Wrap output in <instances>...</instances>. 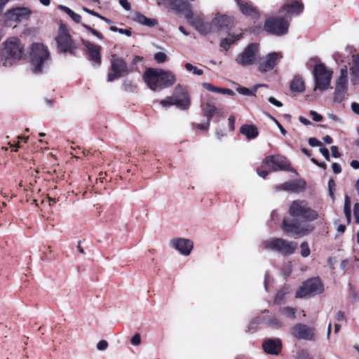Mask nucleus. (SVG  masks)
<instances>
[{
  "label": "nucleus",
  "instance_id": "f257e3e1",
  "mask_svg": "<svg viewBox=\"0 0 359 359\" xmlns=\"http://www.w3.org/2000/svg\"><path fill=\"white\" fill-rule=\"evenodd\" d=\"M29 69L36 74L41 75L49 68L52 60L47 46L40 43H34L29 51Z\"/></svg>",
  "mask_w": 359,
  "mask_h": 359
},
{
  "label": "nucleus",
  "instance_id": "f03ea898",
  "mask_svg": "<svg viewBox=\"0 0 359 359\" xmlns=\"http://www.w3.org/2000/svg\"><path fill=\"white\" fill-rule=\"evenodd\" d=\"M147 86L152 90H160L172 86L176 81L175 74L170 71L148 68L143 74Z\"/></svg>",
  "mask_w": 359,
  "mask_h": 359
},
{
  "label": "nucleus",
  "instance_id": "7ed1b4c3",
  "mask_svg": "<svg viewBox=\"0 0 359 359\" xmlns=\"http://www.w3.org/2000/svg\"><path fill=\"white\" fill-rule=\"evenodd\" d=\"M1 51L5 63L12 67L24 57L25 46L18 37H9L1 44Z\"/></svg>",
  "mask_w": 359,
  "mask_h": 359
},
{
  "label": "nucleus",
  "instance_id": "20e7f679",
  "mask_svg": "<svg viewBox=\"0 0 359 359\" xmlns=\"http://www.w3.org/2000/svg\"><path fill=\"white\" fill-rule=\"evenodd\" d=\"M289 214L294 219L306 222H311L318 218V212L305 200L293 201L289 208Z\"/></svg>",
  "mask_w": 359,
  "mask_h": 359
},
{
  "label": "nucleus",
  "instance_id": "39448f33",
  "mask_svg": "<svg viewBox=\"0 0 359 359\" xmlns=\"http://www.w3.org/2000/svg\"><path fill=\"white\" fill-rule=\"evenodd\" d=\"M262 245L264 249L278 252L283 256L292 255L297 248V242L289 241L282 238H270L264 241Z\"/></svg>",
  "mask_w": 359,
  "mask_h": 359
},
{
  "label": "nucleus",
  "instance_id": "423d86ee",
  "mask_svg": "<svg viewBox=\"0 0 359 359\" xmlns=\"http://www.w3.org/2000/svg\"><path fill=\"white\" fill-rule=\"evenodd\" d=\"M191 104L190 97L182 86L177 85L175 89L172 96L168 97L161 101L163 107H168L175 105L180 109L184 110L189 107Z\"/></svg>",
  "mask_w": 359,
  "mask_h": 359
},
{
  "label": "nucleus",
  "instance_id": "0eeeda50",
  "mask_svg": "<svg viewBox=\"0 0 359 359\" xmlns=\"http://www.w3.org/2000/svg\"><path fill=\"white\" fill-rule=\"evenodd\" d=\"M324 285L318 277L309 278L304 281L296 292V298H305L322 294Z\"/></svg>",
  "mask_w": 359,
  "mask_h": 359
},
{
  "label": "nucleus",
  "instance_id": "6e6552de",
  "mask_svg": "<svg viewBox=\"0 0 359 359\" xmlns=\"http://www.w3.org/2000/svg\"><path fill=\"white\" fill-rule=\"evenodd\" d=\"M313 76L316 83L315 89L324 91L330 87L332 71L328 69L324 64H317L314 67Z\"/></svg>",
  "mask_w": 359,
  "mask_h": 359
},
{
  "label": "nucleus",
  "instance_id": "1a4fd4ad",
  "mask_svg": "<svg viewBox=\"0 0 359 359\" xmlns=\"http://www.w3.org/2000/svg\"><path fill=\"white\" fill-rule=\"evenodd\" d=\"M290 26V20L283 17H271L266 20L264 30L276 35L283 36L287 33Z\"/></svg>",
  "mask_w": 359,
  "mask_h": 359
},
{
  "label": "nucleus",
  "instance_id": "9d476101",
  "mask_svg": "<svg viewBox=\"0 0 359 359\" xmlns=\"http://www.w3.org/2000/svg\"><path fill=\"white\" fill-rule=\"evenodd\" d=\"M259 56V46L257 43H250L244 50L236 57V62L238 65L247 67L254 65Z\"/></svg>",
  "mask_w": 359,
  "mask_h": 359
},
{
  "label": "nucleus",
  "instance_id": "9b49d317",
  "mask_svg": "<svg viewBox=\"0 0 359 359\" xmlns=\"http://www.w3.org/2000/svg\"><path fill=\"white\" fill-rule=\"evenodd\" d=\"M283 231L294 237H301L311 232L314 227L311 224H302L297 221L285 219L283 222Z\"/></svg>",
  "mask_w": 359,
  "mask_h": 359
},
{
  "label": "nucleus",
  "instance_id": "f8f14e48",
  "mask_svg": "<svg viewBox=\"0 0 359 359\" xmlns=\"http://www.w3.org/2000/svg\"><path fill=\"white\" fill-rule=\"evenodd\" d=\"M348 90V68L344 66L341 69L340 76L337 80L334 100L341 103L346 97Z\"/></svg>",
  "mask_w": 359,
  "mask_h": 359
},
{
  "label": "nucleus",
  "instance_id": "ddd939ff",
  "mask_svg": "<svg viewBox=\"0 0 359 359\" xmlns=\"http://www.w3.org/2000/svg\"><path fill=\"white\" fill-rule=\"evenodd\" d=\"M183 14L188 22L199 33L206 34L210 31V25L204 22L201 13H194L190 7Z\"/></svg>",
  "mask_w": 359,
  "mask_h": 359
},
{
  "label": "nucleus",
  "instance_id": "4468645a",
  "mask_svg": "<svg viewBox=\"0 0 359 359\" xmlns=\"http://www.w3.org/2000/svg\"><path fill=\"white\" fill-rule=\"evenodd\" d=\"M128 67L123 60L117 57L115 55H111V69L108 73L107 81L111 82L114 79L120 78L127 74Z\"/></svg>",
  "mask_w": 359,
  "mask_h": 359
},
{
  "label": "nucleus",
  "instance_id": "2eb2a0df",
  "mask_svg": "<svg viewBox=\"0 0 359 359\" xmlns=\"http://www.w3.org/2000/svg\"><path fill=\"white\" fill-rule=\"evenodd\" d=\"M265 165L271 171L294 170L290 168V164L285 156L280 155L269 156L264 159Z\"/></svg>",
  "mask_w": 359,
  "mask_h": 359
},
{
  "label": "nucleus",
  "instance_id": "dca6fc26",
  "mask_svg": "<svg viewBox=\"0 0 359 359\" xmlns=\"http://www.w3.org/2000/svg\"><path fill=\"white\" fill-rule=\"evenodd\" d=\"M304 11L301 0H287L280 8L279 13L284 15L283 18L291 20L292 16L299 15Z\"/></svg>",
  "mask_w": 359,
  "mask_h": 359
},
{
  "label": "nucleus",
  "instance_id": "f3484780",
  "mask_svg": "<svg viewBox=\"0 0 359 359\" xmlns=\"http://www.w3.org/2000/svg\"><path fill=\"white\" fill-rule=\"evenodd\" d=\"M56 42L60 52L69 53L72 55L75 53L76 46L66 30L60 29L56 38Z\"/></svg>",
  "mask_w": 359,
  "mask_h": 359
},
{
  "label": "nucleus",
  "instance_id": "a211bd4d",
  "mask_svg": "<svg viewBox=\"0 0 359 359\" xmlns=\"http://www.w3.org/2000/svg\"><path fill=\"white\" fill-rule=\"evenodd\" d=\"M283 57L282 53L273 52L267 54L259 60L258 69L261 72H267L272 70L277 62Z\"/></svg>",
  "mask_w": 359,
  "mask_h": 359
},
{
  "label": "nucleus",
  "instance_id": "6ab92c4d",
  "mask_svg": "<svg viewBox=\"0 0 359 359\" xmlns=\"http://www.w3.org/2000/svg\"><path fill=\"white\" fill-rule=\"evenodd\" d=\"M170 247L175 248L181 255L188 256L190 255L194 243L192 241L184 238H174L170 241Z\"/></svg>",
  "mask_w": 359,
  "mask_h": 359
},
{
  "label": "nucleus",
  "instance_id": "aec40b11",
  "mask_svg": "<svg viewBox=\"0 0 359 359\" xmlns=\"http://www.w3.org/2000/svg\"><path fill=\"white\" fill-rule=\"evenodd\" d=\"M292 334L299 339L313 340L314 330L304 324L299 323L291 330Z\"/></svg>",
  "mask_w": 359,
  "mask_h": 359
},
{
  "label": "nucleus",
  "instance_id": "412c9836",
  "mask_svg": "<svg viewBox=\"0 0 359 359\" xmlns=\"http://www.w3.org/2000/svg\"><path fill=\"white\" fill-rule=\"evenodd\" d=\"M233 24V18L226 15L217 14L210 23V30L228 29Z\"/></svg>",
  "mask_w": 359,
  "mask_h": 359
},
{
  "label": "nucleus",
  "instance_id": "4be33fe9",
  "mask_svg": "<svg viewBox=\"0 0 359 359\" xmlns=\"http://www.w3.org/2000/svg\"><path fill=\"white\" fill-rule=\"evenodd\" d=\"M32 13V11L27 7H17L8 11L6 15L11 20L22 22L28 20Z\"/></svg>",
  "mask_w": 359,
  "mask_h": 359
},
{
  "label": "nucleus",
  "instance_id": "5701e85b",
  "mask_svg": "<svg viewBox=\"0 0 359 359\" xmlns=\"http://www.w3.org/2000/svg\"><path fill=\"white\" fill-rule=\"evenodd\" d=\"M83 44L86 47L90 60L93 62V65L99 67L101 65V47L88 41H83Z\"/></svg>",
  "mask_w": 359,
  "mask_h": 359
},
{
  "label": "nucleus",
  "instance_id": "b1692460",
  "mask_svg": "<svg viewBox=\"0 0 359 359\" xmlns=\"http://www.w3.org/2000/svg\"><path fill=\"white\" fill-rule=\"evenodd\" d=\"M236 1L239 10L243 14L252 17V18H259V12L252 4L243 0H236Z\"/></svg>",
  "mask_w": 359,
  "mask_h": 359
},
{
  "label": "nucleus",
  "instance_id": "393cba45",
  "mask_svg": "<svg viewBox=\"0 0 359 359\" xmlns=\"http://www.w3.org/2000/svg\"><path fill=\"white\" fill-rule=\"evenodd\" d=\"M305 187V183L302 181L292 180L285 182L280 186L277 187L276 189L277 191H291L292 192H299L302 191Z\"/></svg>",
  "mask_w": 359,
  "mask_h": 359
},
{
  "label": "nucleus",
  "instance_id": "a878e982",
  "mask_svg": "<svg viewBox=\"0 0 359 359\" xmlns=\"http://www.w3.org/2000/svg\"><path fill=\"white\" fill-rule=\"evenodd\" d=\"M262 346L263 349L266 353L273 355H277L278 354L281 349L282 344L281 341L278 339H270L266 340L263 343Z\"/></svg>",
  "mask_w": 359,
  "mask_h": 359
},
{
  "label": "nucleus",
  "instance_id": "bb28decb",
  "mask_svg": "<svg viewBox=\"0 0 359 359\" xmlns=\"http://www.w3.org/2000/svg\"><path fill=\"white\" fill-rule=\"evenodd\" d=\"M351 81L353 85L359 82V53L352 56V64L350 67Z\"/></svg>",
  "mask_w": 359,
  "mask_h": 359
},
{
  "label": "nucleus",
  "instance_id": "cd10ccee",
  "mask_svg": "<svg viewBox=\"0 0 359 359\" xmlns=\"http://www.w3.org/2000/svg\"><path fill=\"white\" fill-rule=\"evenodd\" d=\"M132 18L137 22L149 27H153L158 25V20L156 19L148 18L143 14L138 12L133 13Z\"/></svg>",
  "mask_w": 359,
  "mask_h": 359
},
{
  "label": "nucleus",
  "instance_id": "c85d7f7f",
  "mask_svg": "<svg viewBox=\"0 0 359 359\" xmlns=\"http://www.w3.org/2000/svg\"><path fill=\"white\" fill-rule=\"evenodd\" d=\"M204 116L207 120L211 121L212 118L216 115L220 116L219 111L215 105L211 102H205L201 104Z\"/></svg>",
  "mask_w": 359,
  "mask_h": 359
},
{
  "label": "nucleus",
  "instance_id": "c756f323",
  "mask_svg": "<svg viewBox=\"0 0 359 359\" xmlns=\"http://www.w3.org/2000/svg\"><path fill=\"white\" fill-rule=\"evenodd\" d=\"M240 132L249 140L255 139L259 135L257 128L253 125H243L240 128Z\"/></svg>",
  "mask_w": 359,
  "mask_h": 359
},
{
  "label": "nucleus",
  "instance_id": "7c9ffc66",
  "mask_svg": "<svg viewBox=\"0 0 359 359\" xmlns=\"http://www.w3.org/2000/svg\"><path fill=\"white\" fill-rule=\"evenodd\" d=\"M174 9L184 13L191 7L189 0H168Z\"/></svg>",
  "mask_w": 359,
  "mask_h": 359
},
{
  "label": "nucleus",
  "instance_id": "2f4dec72",
  "mask_svg": "<svg viewBox=\"0 0 359 359\" xmlns=\"http://www.w3.org/2000/svg\"><path fill=\"white\" fill-rule=\"evenodd\" d=\"M290 89L293 92H304L305 90V84L302 78L299 76H294L290 83Z\"/></svg>",
  "mask_w": 359,
  "mask_h": 359
},
{
  "label": "nucleus",
  "instance_id": "473e14b6",
  "mask_svg": "<svg viewBox=\"0 0 359 359\" xmlns=\"http://www.w3.org/2000/svg\"><path fill=\"white\" fill-rule=\"evenodd\" d=\"M241 37L242 34L237 35L229 34L226 38L222 40L220 45L223 48L227 50L232 43L239 40Z\"/></svg>",
  "mask_w": 359,
  "mask_h": 359
},
{
  "label": "nucleus",
  "instance_id": "72a5a7b5",
  "mask_svg": "<svg viewBox=\"0 0 359 359\" xmlns=\"http://www.w3.org/2000/svg\"><path fill=\"white\" fill-rule=\"evenodd\" d=\"M344 213L347 223L350 224L351 221V201L350 197L347 195L345 196L344 198Z\"/></svg>",
  "mask_w": 359,
  "mask_h": 359
},
{
  "label": "nucleus",
  "instance_id": "f704fd0d",
  "mask_svg": "<svg viewBox=\"0 0 359 359\" xmlns=\"http://www.w3.org/2000/svg\"><path fill=\"white\" fill-rule=\"evenodd\" d=\"M57 8L65 12L75 22H80L81 20V16L76 13H74L73 11H72L67 6H63V5H58Z\"/></svg>",
  "mask_w": 359,
  "mask_h": 359
},
{
  "label": "nucleus",
  "instance_id": "c9c22d12",
  "mask_svg": "<svg viewBox=\"0 0 359 359\" xmlns=\"http://www.w3.org/2000/svg\"><path fill=\"white\" fill-rule=\"evenodd\" d=\"M262 85H255L252 89L245 87H238L236 90L238 93L245 96H254L258 89Z\"/></svg>",
  "mask_w": 359,
  "mask_h": 359
},
{
  "label": "nucleus",
  "instance_id": "e433bc0d",
  "mask_svg": "<svg viewBox=\"0 0 359 359\" xmlns=\"http://www.w3.org/2000/svg\"><path fill=\"white\" fill-rule=\"evenodd\" d=\"M289 292H290L289 286H285L283 288H281L280 290H278L276 294V297L274 299V303L276 304H280L283 302V301L284 300L285 295L287 293H289Z\"/></svg>",
  "mask_w": 359,
  "mask_h": 359
},
{
  "label": "nucleus",
  "instance_id": "4c0bfd02",
  "mask_svg": "<svg viewBox=\"0 0 359 359\" xmlns=\"http://www.w3.org/2000/svg\"><path fill=\"white\" fill-rule=\"evenodd\" d=\"M279 311L282 315L287 318L294 319L295 317L296 310L294 308L289 306L282 307L279 309Z\"/></svg>",
  "mask_w": 359,
  "mask_h": 359
},
{
  "label": "nucleus",
  "instance_id": "58836bf2",
  "mask_svg": "<svg viewBox=\"0 0 359 359\" xmlns=\"http://www.w3.org/2000/svg\"><path fill=\"white\" fill-rule=\"evenodd\" d=\"M184 68L187 72H192L193 74L196 76H201L203 74V69H198L189 62H187L184 65Z\"/></svg>",
  "mask_w": 359,
  "mask_h": 359
},
{
  "label": "nucleus",
  "instance_id": "ea45409f",
  "mask_svg": "<svg viewBox=\"0 0 359 359\" xmlns=\"http://www.w3.org/2000/svg\"><path fill=\"white\" fill-rule=\"evenodd\" d=\"M266 324L274 328H279L283 325V323L276 317H271L267 320Z\"/></svg>",
  "mask_w": 359,
  "mask_h": 359
},
{
  "label": "nucleus",
  "instance_id": "a19ab883",
  "mask_svg": "<svg viewBox=\"0 0 359 359\" xmlns=\"http://www.w3.org/2000/svg\"><path fill=\"white\" fill-rule=\"evenodd\" d=\"M301 248V255L303 257H307L309 256L311 253V250L307 242H303L300 245Z\"/></svg>",
  "mask_w": 359,
  "mask_h": 359
},
{
  "label": "nucleus",
  "instance_id": "79ce46f5",
  "mask_svg": "<svg viewBox=\"0 0 359 359\" xmlns=\"http://www.w3.org/2000/svg\"><path fill=\"white\" fill-rule=\"evenodd\" d=\"M82 26L83 27H85L89 32H90L93 35L95 36L96 37H97L99 39H102L103 38V36L102 34L99 32L98 31L93 29L91 27H90L89 25H86V24H82Z\"/></svg>",
  "mask_w": 359,
  "mask_h": 359
},
{
  "label": "nucleus",
  "instance_id": "37998d69",
  "mask_svg": "<svg viewBox=\"0 0 359 359\" xmlns=\"http://www.w3.org/2000/svg\"><path fill=\"white\" fill-rule=\"evenodd\" d=\"M155 60L158 63H163L165 62L167 59V55L165 53L163 52H158L154 55Z\"/></svg>",
  "mask_w": 359,
  "mask_h": 359
},
{
  "label": "nucleus",
  "instance_id": "c03bdc74",
  "mask_svg": "<svg viewBox=\"0 0 359 359\" xmlns=\"http://www.w3.org/2000/svg\"><path fill=\"white\" fill-rule=\"evenodd\" d=\"M297 359H312L309 352L306 350H300L297 352Z\"/></svg>",
  "mask_w": 359,
  "mask_h": 359
},
{
  "label": "nucleus",
  "instance_id": "a18cd8bd",
  "mask_svg": "<svg viewBox=\"0 0 359 359\" xmlns=\"http://www.w3.org/2000/svg\"><path fill=\"white\" fill-rule=\"evenodd\" d=\"M141 341L142 340L140 333L135 334L130 339V343L133 346H139L141 344Z\"/></svg>",
  "mask_w": 359,
  "mask_h": 359
},
{
  "label": "nucleus",
  "instance_id": "49530a36",
  "mask_svg": "<svg viewBox=\"0 0 359 359\" xmlns=\"http://www.w3.org/2000/svg\"><path fill=\"white\" fill-rule=\"evenodd\" d=\"M203 87L210 92L217 93L218 87L214 86L212 84L210 83H203L202 84Z\"/></svg>",
  "mask_w": 359,
  "mask_h": 359
},
{
  "label": "nucleus",
  "instance_id": "de8ad7c7",
  "mask_svg": "<svg viewBox=\"0 0 359 359\" xmlns=\"http://www.w3.org/2000/svg\"><path fill=\"white\" fill-rule=\"evenodd\" d=\"M310 115L311 116L314 121L320 122L323 120V116L318 113H317L316 111H310Z\"/></svg>",
  "mask_w": 359,
  "mask_h": 359
},
{
  "label": "nucleus",
  "instance_id": "09e8293b",
  "mask_svg": "<svg viewBox=\"0 0 359 359\" xmlns=\"http://www.w3.org/2000/svg\"><path fill=\"white\" fill-rule=\"evenodd\" d=\"M108 347V342L106 340H101L97 344V348L99 351H104Z\"/></svg>",
  "mask_w": 359,
  "mask_h": 359
},
{
  "label": "nucleus",
  "instance_id": "8fccbe9b",
  "mask_svg": "<svg viewBox=\"0 0 359 359\" xmlns=\"http://www.w3.org/2000/svg\"><path fill=\"white\" fill-rule=\"evenodd\" d=\"M334 187H335V182L334 181V180L330 179L328 182V188H329L330 196L332 198H334L333 190L334 189Z\"/></svg>",
  "mask_w": 359,
  "mask_h": 359
},
{
  "label": "nucleus",
  "instance_id": "3c124183",
  "mask_svg": "<svg viewBox=\"0 0 359 359\" xmlns=\"http://www.w3.org/2000/svg\"><path fill=\"white\" fill-rule=\"evenodd\" d=\"M217 93H221V94L229 95L231 96H233L235 95V93L232 90L229 89V88H219Z\"/></svg>",
  "mask_w": 359,
  "mask_h": 359
},
{
  "label": "nucleus",
  "instance_id": "603ef678",
  "mask_svg": "<svg viewBox=\"0 0 359 359\" xmlns=\"http://www.w3.org/2000/svg\"><path fill=\"white\" fill-rule=\"evenodd\" d=\"M309 144L311 147H320L322 145V143L320 141H319L318 139L315 137H311L309 140Z\"/></svg>",
  "mask_w": 359,
  "mask_h": 359
},
{
  "label": "nucleus",
  "instance_id": "864d4df0",
  "mask_svg": "<svg viewBox=\"0 0 359 359\" xmlns=\"http://www.w3.org/2000/svg\"><path fill=\"white\" fill-rule=\"evenodd\" d=\"M353 213L357 223H359V203L354 205Z\"/></svg>",
  "mask_w": 359,
  "mask_h": 359
},
{
  "label": "nucleus",
  "instance_id": "5fc2aeb1",
  "mask_svg": "<svg viewBox=\"0 0 359 359\" xmlns=\"http://www.w3.org/2000/svg\"><path fill=\"white\" fill-rule=\"evenodd\" d=\"M257 174L259 175V176H260L263 178H265L269 174V172L266 169H264L263 167L258 168L257 170Z\"/></svg>",
  "mask_w": 359,
  "mask_h": 359
},
{
  "label": "nucleus",
  "instance_id": "6e6d98bb",
  "mask_svg": "<svg viewBox=\"0 0 359 359\" xmlns=\"http://www.w3.org/2000/svg\"><path fill=\"white\" fill-rule=\"evenodd\" d=\"M120 5L126 11L130 10V4L128 0H119Z\"/></svg>",
  "mask_w": 359,
  "mask_h": 359
},
{
  "label": "nucleus",
  "instance_id": "4d7b16f0",
  "mask_svg": "<svg viewBox=\"0 0 359 359\" xmlns=\"http://www.w3.org/2000/svg\"><path fill=\"white\" fill-rule=\"evenodd\" d=\"M346 320L344 313L341 311H339L336 314V320L338 322H342Z\"/></svg>",
  "mask_w": 359,
  "mask_h": 359
},
{
  "label": "nucleus",
  "instance_id": "13d9d810",
  "mask_svg": "<svg viewBox=\"0 0 359 359\" xmlns=\"http://www.w3.org/2000/svg\"><path fill=\"white\" fill-rule=\"evenodd\" d=\"M269 102L270 103H271L272 104L278 107H281L283 106V104L281 102L277 100L276 98H274L273 97H270L269 99H268Z\"/></svg>",
  "mask_w": 359,
  "mask_h": 359
},
{
  "label": "nucleus",
  "instance_id": "bf43d9fd",
  "mask_svg": "<svg viewBox=\"0 0 359 359\" xmlns=\"http://www.w3.org/2000/svg\"><path fill=\"white\" fill-rule=\"evenodd\" d=\"M320 152L322 154V155L325 157V158L327 161H330V154L329 151L325 147H320Z\"/></svg>",
  "mask_w": 359,
  "mask_h": 359
},
{
  "label": "nucleus",
  "instance_id": "052dcab7",
  "mask_svg": "<svg viewBox=\"0 0 359 359\" xmlns=\"http://www.w3.org/2000/svg\"><path fill=\"white\" fill-rule=\"evenodd\" d=\"M210 121L207 120L206 123L198 124L197 128L202 130H208L209 126H210Z\"/></svg>",
  "mask_w": 359,
  "mask_h": 359
},
{
  "label": "nucleus",
  "instance_id": "680f3d73",
  "mask_svg": "<svg viewBox=\"0 0 359 359\" xmlns=\"http://www.w3.org/2000/svg\"><path fill=\"white\" fill-rule=\"evenodd\" d=\"M332 168L333 172L335 174H339L341 171V166L337 163H333L332 165Z\"/></svg>",
  "mask_w": 359,
  "mask_h": 359
},
{
  "label": "nucleus",
  "instance_id": "e2e57ef3",
  "mask_svg": "<svg viewBox=\"0 0 359 359\" xmlns=\"http://www.w3.org/2000/svg\"><path fill=\"white\" fill-rule=\"evenodd\" d=\"M332 155L334 158H339L340 156V154L338 150V147L337 146L331 147Z\"/></svg>",
  "mask_w": 359,
  "mask_h": 359
},
{
  "label": "nucleus",
  "instance_id": "0e129e2a",
  "mask_svg": "<svg viewBox=\"0 0 359 359\" xmlns=\"http://www.w3.org/2000/svg\"><path fill=\"white\" fill-rule=\"evenodd\" d=\"M83 11L86 12L87 13H89V14H90V15H92L93 16H95V17L98 18L101 15L98 13H97V12H95V11H94L93 10H90V9L88 8H86V7H83Z\"/></svg>",
  "mask_w": 359,
  "mask_h": 359
},
{
  "label": "nucleus",
  "instance_id": "69168bd1",
  "mask_svg": "<svg viewBox=\"0 0 359 359\" xmlns=\"http://www.w3.org/2000/svg\"><path fill=\"white\" fill-rule=\"evenodd\" d=\"M229 127L231 128V130H234V123H235V121H236V118L233 116H231L229 119Z\"/></svg>",
  "mask_w": 359,
  "mask_h": 359
},
{
  "label": "nucleus",
  "instance_id": "338daca9",
  "mask_svg": "<svg viewBox=\"0 0 359 359\" xmlns=\"http://www.w3.org/2000/svg\"><path fill=\"white\" fill-rule=\"evenodd\" d=\"M333 58L337 62H342L344 61L340 53H336L333 55Z\"/></svg>",
  "mask_w": 359,
  "mask_h": 359
},
{
  "label": "nucleus",
  "instance_id": "774afa93",
  "mask_svg": "<svg viewBox=\"0 0 359 359\" xmlns=\"http://www.w3.org/2000/svg\"><path fill=\"white\" fill-rule=\"evenodd\" d=\"M351 109L354 113L359 115V104L353 102L351 104Z\"/></svg>",
  "mask_w": 359,
  "mask_h": 359
}]
</instances>
